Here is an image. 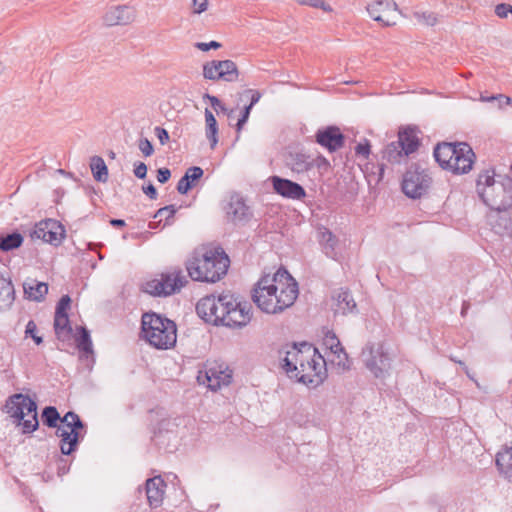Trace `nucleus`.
<instances>
[{"label":"nucleus","instance_id":"obj_1","mask_svg":"<svg viewBox=\"0 0 512 512\" xmlns=\"http://www.w3.org/2000/svg\"><path fill=\"white\" fill-rule=\"evenodd\" d=\"M299 294L298 283L285 268H279L272 276H262L252 290V300L259 309L277 314L291 307Z\"/></svg>","mask_w":512,"mask_h":512},{"label":"nucleus","instance_id":"obj_2","mask_svg":"<svg viewBox=\"0 0 512 512\" xmlns=\"http://www.w3.org/2000/svg\"><path fill=\"white\" fill-rule=\"evenodd\" d=\"M196 312L207 323L229 328H242L252 317L251 305L239 301L230 293L209 295L200 299L196 305Z\"/></svg>","mask_w":512,"mask_h":512},{"label":"nucleus","instance_id":"obj_3","mask_svg":"<svg viewBox=\"0 0 512 512\" xmlns=\"http://www.w3.org/2000/svg\"><path fill=\"white\" fill-rule=\"evenodd\" d=\"M41 419L48 428H56V436L60 438L59 447L63 455L69 456L76 451L79 442L86 434V426L78 414L68 411L63 417L54 406H46Z\"/></svg>","mask_w":512,"mask_h":512},{"label":"nucleus","instance_id":"obj_4","mask_svg":"<svg viewBox=\"0 0 512 512\" xmlns=\"http://www.w3.org/2000/svg\"><path fill=\"white\" fill-rule=\"evenodd\" d=\"M229 257L221 248L196 249L185 262L189 277L193 281L215 283L227 273Z\"/></svg>","mask_w":512,"mask_h":512},{"label":"nucleus","instance_id":"obj_5","mask_svg":"<svg viewBox=\"0 0 512 512\" xmlns=\"http://www.w3.org/2000/svg\"><path fill=\"white\" fill-rule=\"evenodd\" d=\"M494 169H485L478 174L476 191L482 202L496 212L506 211L512 206V180L509 177L495 178Z\"/></svg>","mask_w":512,"mask_h":512},{"label":"nucleus","instance_id":"obj_6","mask_svg":"<svg viewBox=\"0 0 512 512\" xmlns=\"http://www.w3.org/2000/svg\"><path fill=\"white\" fill-rule=\"evenodd\" d=\"M143 338L157 349H168L175 345L176 324L156 313H144L142 316Z\"/></svg>","mask_w":512,"mask_h":512},{"label":"nucleus","instance_id":"obj_7","mask_svg":"<svg viewBox=\"0 0 512 512\" xmlns=\"http://www.w3.org/2000/svg\"><path fill=\"white\" fill-rule=\"evenodd\" d=\"M6 407L11 417L22 426L23 433H32L38 428L37 404L28 395L17 393L10 396Z\"/></svg>","mask_w":512,"mask_h":512},{"label":"nucleus","instance_id":"obj_8","mask_svg":"<svg viewBox=\"0 0 512 512\" xmlns=\"http://www.w3.org/2000/svg\"><path fill=\"white\" fill-rule=\"evenodd\" d=\"M188 283L182 270L177 268L167 273H161L159 278H154L145 283L144 291L153 296H169L179 292Z\"/></svg>","mask_w":512,"mask_h":512},{"label":"nucleus","instance_id":"obj_9","mask_svg":"<svg viewBox=\"0 0 512 512\" xmlns=\"http://www.w3.org/2000/svg\"><path fill=\"white\" fill-rule=\"evenodd\" d=\"M431 185L432 177L428 170L415 166L404 174L402 191L409 198L419 199L427 195Z\"/></svg>","mask_w":512,"mask_h":512},{"label":"nucleus","instance_id":"obj_10","mask_svg":"<svg viewBox=\"0 0 512 512\" xmlns=\"http://www.w3.org/2000/svg\"><path fill=\"white\" fill-rule=\"evenodd\" d=\"M280 364L289 378H294L299 364L312 361V357L316 355V348L311 344L302 343L299 347L293 344L287 347L285 351L280 350Z\"/></svg>","mask_w":512,"mask_h":512},{"label":"nucleus","instance_id":"obj_11","mask_svg":"<svg viewBox=\"0 0 512 512\" xmlns=\"http://www.w3.org/2000/svg\"><path fill=\"white\" fill-rule=\"evenodd\" d=\"M366 368L376 377L383 378L391 368V358L383 343L368 344L362 351Z\"/></svg>","mask_w":512,"mask_h":512},{"label":"nucleus","instance_id":"obj_12","mask_svg":"<svg viewBox=\"0 0 512 512\" xmlns=\"http://www.w3.org/2000/svg\"><path fill=\"white\" fill-rule=\"evenodd\" d=\"M325 365L324 357L316 349V355L312 357V361L304 362L303 365L299 364L296 373H294V379L304 384L317 386L326 377Z\"/></svg>","mask_w":512,"mask_h":512},{"label":"nucleus","instance_id":"obj_13","mask_svg":"<svg viewBox=\"0 0 512 512\" xmlns=\"http://www.w3.org/2000/svg\"><path fill=\"white\" fill-rule=\"evenodd\" d=\"M238 76L237 65L232 60H212L203 65V77L207 80L234 82Z\"/></svg>","mask_w":512,"mask_h":512},{"label":"nucleus","instance_id":"obj_14","mask_svg":"<svg viewBox=\"0 0 512 512\" xmlns=\"http://www.w3.org/2000/svg\"><path fill=\"white\" fill-rule=\"evenodd\" d=\"M64 227L56 220L47 219L36 224L32 237L58 246L64 238Z\"/></svg>","mask_w":512,"mask_h":512},{"label":"nucleus","instance_id":"obj_15","mask_svg":"<svg viewBox=\"0 0 512 512\" xmlns=\"http://www.w3.org/2000/svg\"><path fill=\"white\" fill-rule=\"evenodd\" d=\"M366 10L370 17L379 23L383 27H391L396 24L395 20L388 17L389 13L397 12L398 5L393 0H376L369 3Z\"/></svg>","mask_w":512,"mask_h":512},{"label":"nucleus","instance_id":"obj_16","mask_svg":"<svg viewBox=\"0 0 512 512\" xmlns=\"http://www.w3.org/2000/svg\"><path fill=\"white\" fill-rule=\"evenodd\" d=\"M316 142L329 152L341 149L345 144V136L337 126H327L319 129L315 134Z\"/></svg>","mask_w":512,"mask_h":512},{"label":"nucleus","instance_id":"obj_17","mask_svg":"<svg viewBox=\"0 0 512 512\" xmlns=\"http://www.w3.org/2000/svg\"><path fill=\"white\" fill-rule=\"evenodd\" d=\"M475 158V153L470 145L465 142H459L449 170L454 174H466L472 169Z\"/></svg>","mask_w":512,"mask_h":512},{"label":"nucleus","instance_id":"obj_18","mask_svg":"<svg viewBox=\"0 0 512 512\" xmlns=\"http://www.w3.org/2000/svg\"><path fill=\"white\" fill-rule=\"evenodd\" d=\"M231 379L232 371L223 369L221 365L212 366L205 371L204 375L200 373L198 376V380L203 384L206 383L212 391H217L222 385L230 384Z\"/></svg>","mask_w":512,"mask_h":512},{"label":"nucleus","instance_id":"obj_19","mask_svg":"<svg viewBox=\"0 0 512 512\" xmlns=\"http://www.w3.org/2000/svg\"><path fill=\"white\" fill-rule=\"evenodd\" d=\"M271 183L274 191L284 198L301 200L306 196L305 189L300 184L292 180L279 176H272Z\"/></svg>","mask_w":512,"mask_h":512},{"label":"nucleus","instance_id":"obj_20","mask_svg":"<svg viewBox=\"0 0 512 512\" xmlns=\"http://www.w3.org/2000/svg\"><path fill=\"white\" fill-rule=\"evenodd\" d=\"M135 19V11L126 5L110 7L103 16L107 26L128 25Z\"/></svg>","mask_w":512,"mask_h":512},{"label":"nucleus","instance_id":"obj_21","mask_svg":"<svg viewBox=\"0 0 512 512\" xmlns=\"http://www.w3.org/2000/svg\"><path fill=\"white\" fill-rule=\"evenodd\" d=\"M285 165L293 172L302 174L313 168L312 157L299 151H290L285 155Z\"/></svg>","mask_w":512,"mask_h":512},{"label":"nucleus","instance_id":"obj_22","mask_svg":"<svg viewBox=\"0 0 512 512\" xmlns=\"http://www.w3.org/2000/svg\"><path fill=\"white\" fill-rule=\"evenodd\" d=\"M166 484L160 477H153L146 481V495L151 507H159L162 504L164 488Z\"/></svg>","mask_w":512,"mask_h":512},{"label":"nucleus","instance_id":"obj_23","mask_svg":"<svg viewBox=\"0 0 512 512\" xmlns=\"http://www.w3.org/2000/svg\"><path fill=\"white\" fill-rule=\"evenodd\" d=\"M227 215L233 222H242L247 221L252 214L245 201L236 195L230 198Z\"/></svg>","mask_w":512,"mask_h":512},{"label":"nucleus","instance_id":"obj_24","mask_svg":"<svg viewBox=\"0 0 512 512\" xmlns=\"http://www.w3.org/2000/svg\"><path fill=\"white\" fill-rule=\"evenodd\" d=\"M24 296L26 299L35 302H42L48 293V284L39 282L36 279L28 278L23 283Z\"/></svg>","mask_w":512,"mask_h":512},{"label":"nucleus","instance_id":"obj_25","mask_svg":"<svg viewBox=\"0 0 512 512\" xmlns=\"http://www.w3.org/2000/svg\"><path fill=\"white\" fill-rule=\"evenodd\" d=\"M458 148V143H439L434 148V158L443 169L449 170L453 160V156Z\"/></svg>","mask_w":512,"mask_h":512},{"label":"nucleus","instance_id":"obj_26","mask_svg":"<svg viewBox=\"0 0 512 512\" xmlns=\"http://www.w3.org/2000/svg\"><path fill=\"white\" fill-rule=\"evenodd\" d=\"M204 171L201 167L192 166L188 168L177 184V191L180 194H186L192 189L198 180L203 176Z\"/></svg>","mask_w":512,"mask_h":512},{"label":"nucleus","instance_id":"obj_27","mask_svg":"<svg viewBox=\"0 0 512 512\" xmlns=\"http://www.w3.org/2000/svg\"><path fill=\"white\" fill-rule=\"evenodd\" d=\"M333 298L336 301L334 308L336 314L346 315L356 309V302L347 289H339Z\"/></svg>","mask_w":512,"mask_h":512},{"label":"nucleus","instance_id":"obj_28","mask_svg":"<svg viewBox=\"0 0 512 512\" xmlns=\"http://www.w3.org/2000/svg\"><path fill=\"white\" fill-rule=\"evenodd\" d=\"M396 142L402 144L401 146L405 148L404 154L408 156L414 153L420 145L416 130L410 127L399 131L398 140Z\"/></svg>","mask_w":512,"mask_h":512},{"label":"nucleus","instance_id":"obj_29","mask_svg":"<svg viewBox=\"0 0 512 512\" xmlns=\"http://www.w3.org/2000/svg\"><path fill=\"white\" fill-rule=\"evenodd\" d=\"M495 463L499 473L512 482V446L498 452Z\"/></svg>","mask_w":512,"mask_h":512},{"label":"nucleus","instance_id":"obj_30","mask_svg":"<svg viewBox=\"0 0 512 512\" xmlns=\"http://www.w3.org/2000/svg\"><path fill=\"white\" fill-rule=\"evenodd\" d=\"M15 301V290L12 282L0 277V311L11 308Z\"/></svg>","mask_w":512,"mask_h":512},{"label":"nucleus","instance_id":"obj_31","mask_svg":"<svg viewBox=\"0 0 512 512\" xmlns=\"http://www.w3.org/2000/svg\"><path fill=\"white\" fill-rule=\"evenodd\" d=\"M319 243L322 246L323 252L327 257L336 259V246L338 244V239L330 230L323 229L322 231H320Z\"/></svg>","mask_w":512,"mask_h":512},{"label":"nucleus","instance_id":"obj_32","mask_svg":"<svg viewBox=\"0 0 512 512\" xmlns=\"http://www.w3.org/2000/svg\"><path fill=\"white\" fill-rule=\"evenodd\" d=\"M489 223L496 234L504 235L512 232V219L507 215H501L500 212L491 215Z\"/></svg>","mask_w":512,"mask_h":512},{"label":"nucleus","instance_id":"obj_33","mask_svg":"<svg viewBox=\"0 0 512 512\" xmlns=\"http://www.w3.org/2000/svg\"><path fill=\"white\" fill-rule=\"evenodd\" d=\"M401 145L400 142L396 141L388 144L383 151V159L390 163H400L403 159L408 157L407 154H404L405 148Z\"/></svg>","mask_w":512,"mask_h":512},{"label":"nucleus","instance_id":"obj_34","mask_svg":"<svg viewBox=\"0 0 512 512\" xmlns=\"http://www.w3.org/2000/svg\"><path fill=\"white\" fill-rule=\"evenodd\" d=\"M54 330L58 340L65 341L70 338L72 328L68 315L54 316Z\"/></svg>","mask_w":512,"mask_h":512},{"label":"nucleus","instance_id":"obj_35","mask_svg":"<svg viewBox=\"0 0 512 512\" xmlns=\"http://www.w3.org/2000/svg\"><path fill=\"white\" fill-rule=\"evenodd\" d=\"M205 122H206V137L210 141V146L212 149L215 148L218 138V124L217 121L213 115V113L206 108L205 109Z\"/></svg>","mask_w":512,"mask_h":512},{"label":"nucleus","instance_id":"obj_36","mask_svg":"<svg viewBox=\"0 0 512 512\" xmlns=\"http://www.w3.org/2000/svg\"><path fill=\"white\" fill-rule=\"evenodd\" d=\"M90 167L93 177L96 181L106 182L108 179V169L104 160L99 156H94L91 159Z\"/></svg>","mask_w":512,"mask_h":512},{"label":"nucleus","instance_id":"obj_37","mask_svg":"<svg viewBox=\"0 0 512 512\" xmlns=\"http://www.w3.org/2000/svg\"><path fill=\"white\" fill-rule=\"evenodd\" d=\"M76 345L80 352L88 355H93L92 341L89 331L85 327L79 328L78 336L76 337Z\"/></svg>","mask_w":512,"mask_h":512},{"label":"nucleus","instance_id":"obj_38","mask_svg":"<svg viewBox=\"0 0 512 512\" xmlns=\"http://www.w3.org/2000/svg\"><path fill=\"white\" fill-rule=\"evenodd\" d=\"M23 243V236L18 232L0 236V250L10 251L20 247Z\"/></svg>","mask_w":512,"mask_h":512},{"label":"nucleus","instance_id":"obj_39","mask_svg":"<svg viewBox=\"0 0 512 512\" xmlns=\"http://www.w3.org/2000/svg\"><path fill=\"white\" fill-rule=\"evenodd\" d=\"M329 361L333 365L337 366L338 369H340L341 371H346L350 369V360L345 349L337 353L336 355L331 356L329 358Z\"/></svg>","mask_w":512,"mask_h":512},{"label":"nucleus","instance_id":"obj_40","mask_svg":"<svg viewBox=\"0 0 512 512\" xmlns=\"http://www.w3.org/2000/svg\"><path fill=\"white\" fill-rule=\"evenodd\" d=\"M413 15L418 22L427 26H434L438 21L437 15L433 12H414Z\"/></svg>","mask_w":512,"mask_h":512},{"label":"nucleus","instance_id":"obj_41","mask_svg":"<svg viewBox=\"0 0 512 512\" xmlns=\"http://www.w3.org/2000/svg\"><path fill=\"white\" fill-rule=\"evenodd\" d=\"M299 5L322 9L325 12H332V7L324 0H295Z\"/></svg>","mask_w":512,"mask_h":512},{"label":"nucleus","instance_id":"obj_42","mask_svg":"<svg viewBox=\"0 0 512 512\" xmlns=\"http://www.w3.org/2000/svg\"><path fill=\"white\" fill-rule=\"evenodd\" d=\"M176 211L177 210L174 205H168V206L158 209L153 217H154V219L160 218L161 220L163 217H165L166 224H167L169 219L174 217Z\"/></svg>","mask_w":512,"mask_h":512},{"label":"nucleus","instance_id":"obj_43","mask_svg":"<svg viewBox=\"0 0 512 512\" xmlns=\"http://www.w3.org/2000/svg\"><path fill=\"white\" fill-rule=\"evenodd\" d=\"M71 305V298L69 295H63L57 303L55 315H68L67 311Z\"/></svg>","mask_w":512,"mask_h":512},{"label":"nucleus","instance_id":"obj_44","mask_svg":"<svg viewBox=\"0 0 512 512\" xmlns=\"http://www.w3.org/2000/svg\"><path fill=\"white\" fill-rule=\"evenodd\" d=\"M36 332H37V325L33 320H30L26 325L25 334L27 337L28 336L31 337L34 340V342L37 345H39L43 342V339L41 336H38L36 334Z\"/></svg>","mask_w":512,"mask_h":512},{"label":"nucleus","instance_id":"obj_45","mask_svg":"<svg viewBox=\"0 0 512 512\" xmlns=\"http://www.w3.org/2000/svg\"><path fill=\"white\" fill-rule=\"evenodd\" d=\"M312 162L313 168L316 167L321 174L327 172L328 169L330 168L329 161L322 155H318L317 157L312 158Z\"/></svg>","mask_w":512,"mask_h":512},{"label":"nucleus","instance_id":"obj_46","mask_svg":"<svg viewBox=\"0 0 512 512\" xmlns=\"http://www.w3.org/2000/svg\"><path fill=\"white\" fill-rule=\"evenodd\" d=\"M208 5V0H192L191 13L199 15L208 9Z\"/></svg>","mask_w":512,"mask_h":512},{"label":"nucleus","instance_id":"obj_47","mask_svg":"<svg viewBox=\"0 0 512 512\" xmlns=\"http://www.w3.org/2000/svg\"><path fill=\"white\" fill-rule=\"evenodd\" d=\"M138 147L144 156H151L154 152L152 143L147 138H141Z\"/></svg>","mask_w":512,"mask_h":512},{"label":"nucleus","instance_id":"obj_48","mask_svg":"<svg viewBox=\"0 0 512 512\" xmlns=\"http://www.w3.org/2000/svg\"><path fill=\"white\" fill-rule=\"evenodd\" d=\"M340 340L333 332H327L323 338V345L326 349H333L338 345Z\"/></svg>","mask_w":512,"mask_h":512},{"label":"nucleus","instance_id":"obj_49","mask_svg":"<svg viewBox=\"0 0 512 512\" xmlns=\"http://www.w3.org/2000/svg\"><path fill=\"white\" fill-rule=\"evenodd\" d=\"M251 105H246L244 109L242 110L241 117L238 119V122L236 124L237 132L239 133L241 129L243 128L244 124L248 121L251 109Z\"/></svg>","mask_w":512,"mask_h":512},{"label":"nucleus","instance_id":"obj_50","mask_svg":"<svg viewBox=\"0 0 512 512\" xmlns=\"http://www.w3.org/2000/svg\"><path fill=\"white\" fill-rule=\"evenodd\" d=\"M204 98L205 99H208L211 106L218 112L219 110L222 111V112H226L227 109L226 107L224 106V104L216 97V96H212L210 94H205L204 95Z\"/></svg>","mask_w":512,"mask_h":512},{"label":"nucleus","instance_id":"obj_51","mask_svg":"<svg viewBox=\"0 0 512 512\" xmlns=\"http://www.w3.org/2000/svg\"><path fill=\"white\" fill-rule=\"evenodd\" d=\"M221 43L217 41H210L209 43L205 42H197L195 43V47L201 51H209L210 49H219L221 47Z\"/></svg>","mask_w":512,"mask_h":512},{"label":"nucleus","instance_id":"obj_52","mask_svg":"<svg viewBox=\"0 0 512 512\" xmlns=\"http://www.w3.org/2000/svg\"><path fill=\"white\" fill-rule=\"evenodd\" d=\"M70 469V462L63 457H59L57 460V473L59 476L65 475Z\"/></svg>","mask_w":512,"mask_h":512},{"label":"nucleus","instance_id":"obj_53","mask_svg":"<svg viewBox=\"0 0 512 512\" xmlns=\"http://www.w3.org/2000/svg\"><path fill=\"white\" fill-rule=\"evenodd\" d=\"M355 153L359 156H362L364 158H368L369 154H370V144L369 142L366 140L365 143H359L356 147H355Z\"/></svg>","mask_w":512,"mask_h":512},{"label":"nucleus","instance_id":"obj_54","mask_svg":"<svg viewBox=\"0 0 512 512\" xmlns=\"http://www.w3.org/2000/svg\"><path fill=\"white\" fill-rule=\"evenodd\" d=\"M511 5L506 3H501L496 5L495 7V14L500 18L507 17L508 13H510Z\"/></svg>","mask_w":512,"mask_h":512},{"label":"nucleus","instance_id":"obj_55","mask_svg":"<svg viewBox=\"0 0 512 512\" xmlns=\"http://www.w3.org/2000/svg\"><path fill=\"white\" fill-rule=\"evenodd\" d=\"M154 132L162 145L169 141V133L166 129L157 126L155 127Z\"/></svg>","mask_w":512,"mask_h":512},{"label":"nucleus","instance_id":"obj_56","mask_svg":"<svg viewBox=\"0 0 512 512\" xmlns=\"http://www.w3.org/2000/svg\"><path fill=\"white\" fill-rule=\"evenodd\" d=\"M134 175L139 179H144L147 175V166L143 162H138L134 167Z\"/></svg>","mask_w":512,"mask_h":512},{"label":"nucleus","instance_id":"obj_57","mask_svg":"<svg viewBox=\"0 0 512 512\" xmlns=\"http://www.w3.org/2000/svg\"><path fill=\"white\" fill-rule=\"evenodd\" d=\"M494 100H503L505 105L511 104V98L502 94L490 97L481 95V101L483 102H491Z\"/></svg>","mask_w":512,"mask_h":512},{"label":"nucleus","instance_id":"obj_58","mask_svg":"<svg viewBox=\"0 0 512 512\" xmlns=\"http://www.w3.org/2000/svg\"><path fill=\"white\" fill-rule=\"evenodd\" d=\"M171 177V172L168 168H160L157 170V180L164 184L166 183Z\"/></svg>","mask_w":512,"mask_h":512},{"label":"nucleus","instance_id":"obj_59","mask_svg":"<svg viewBox=\"0 0 512 512\" xmlns=\"http://www.w3.org/2000/svg\"><path fill=\"white\" fill-rule=\"evenodd\" d=\"M143 192L151 199L157 198V190L153 184L149 183L147 186L142 187Z\"/></svg>","mask_w":512,"mask_h":512},{"label":"nucleus","instance_id":"obj_60","mask_svg":"<svg viewBox=\"0 0 512 512\" xmlns=\"http://www.w3.org/2000/svg\"><path fill=\"white\" fill-rule=\"evenodd\" d=\"M246 93L251 94L250 103L248 105H251L253 107L261 98V94L259 91L249 89L246 91Z\"/></svg>","mask_w":512,"mask_h":512},{"label":"nucleus","instance_id":"obj_61","mask_svg":"<svg viewBox=\"0 0 512 512\" xmlns=\"http://www.w3.org/2000/svg\"><path fill=\"white\" fill-rule=\"evenodd\" d=\"M330 351V354H329V358L331 356H334L336 355L337 353L341 352L342 350H344V347L342 346L341 342H339L338 345H336V347H333V349H328Z\"/></svg>","mask_w":512,"mask_h":512},{"label":"nucleus","instance_id":"obj_62","mask_svg":"<svg viewBox=\"0 0 512 512\" xmlns=\"http://www.w3.org/2000/svg\"><path fill=\"white\" fill-rule=\"evenodd\" d=\"M110 224L114 227H124L126 225L125 221L122 219H111Z\"/></svg>","mask_w":512,"mask_h":512},{"label":"nucleus","instance_id":"obj_63","mask_svg":"<svg viewBox=\"0 0 512 512\" xmlns=\"http://www.w3.org/2000/svg\"><path fill=\"white\" fill-rule=\"evenodd\" d=\"M470 308V303L468 301H464L461 308V316L465 317L468 310Z\"/></svg>","mask_w":512,"mask_h":512},{"label":"nucleus","instance_id":"obj_64","mask_svg":"<svg viewBox=\"0 0 512 512\" xmlns=\"http://www.w3.org/2000/svg\"><path fill=\"white\" fill-rule=\"evenodd\" d=\"M161 221L162 220L160 218H159V221H151L148 226L150 229H156V228H158Z\"/></svg>","mask_w":512,"mask_h":512}]
</instances>
